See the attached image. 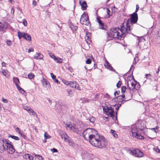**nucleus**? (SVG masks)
Masks as SVG:
<instances>
[{
  "label": "nucleus",
  "mask_w": 160,
  "mask_h": 160,
  "mask_svg": "<svg viewBox=\"0 0 160 160\" xmlns=\"http://www.w3.org/2000/svg\"><path fill=\"white\" fill-rule=\"evenodd\" d=\"M128 22H124L120 26V28H113L111 29L109 35L111 37L121 40L126 35L131 32V28L128 26Z\"/></svg>",
  "instance_id": "f257e3e1"
},
{
  "label": "nucleus",
  "mask_w": 160,
  "mask_h": 160,
  "mask_svg": "<svg viewBox=\"0 0 160 160\" xmlns=\"http://www.w3.org/2000/svg\"><path fill=\"white\" fill-rule=\"evenodd\" d=\"M96 134L89 139L90 143L92 146L99 148L104 147L106 142L104 137L97 133Z\"/></svg>",
  "instance_id": "f03ea898"
},
{
  "label": "nucleus",
  "mask_w": 160,
  "mask_h": 160,
  "mask_svg": "<svg viewBox=\"0 0 160 160\" xmlns=\"http://www.w3.org/2000/svg\"><path fill=\"white\" fill-rule=\"evenodd\" d=\"M127 82L128 88L130 90L135 91L138 89L137 88H139V83L135 81L132 77H128L127 80Z\"/></svg>",
  "instance_id": "7ed1b4c3"
},
{
  "label": "nucleus",
  "mask_w": 160,
  "mask_h": 160,
  "mask_svg": "<svg viewBox=\"0 0 160 160\" xmlns=\"http://www.w3.org/2000/svg\"><path fill=\"white\" fill-rule=\"evenodd\" d=\"M97 131L92 128H88L83 132L82 136L83 138L86 139H90L94 135L96 134Z\"/></svg>",
  "instance_id": "20e7f679"
},
{
  "label": "nucleus",
  "mask_w": 160,
  "mask_h": 160,
  "mask_svg": "<svg viewBox=\"0 0 160 160\" xmlns=\"http://www.w3.org/2000/svg\"><path fill=\"white\" fill-rule=\"evenodd\" d=\"M139 131L138 124H135L131 126V131L133 136L140 139H143L144 138L143 136L138 134L137 132Z\"/></svg>",
  "instance_id": "39448f33"
},
{
  "label": "nucleus",
  "mask_w": 160,
  "mask_h": 160,
  "mask_svg": "<svg viewBox=\"0 0 160 160\" xmlns=\"http://www.w3.org/2000/svg\"><path fill=\"white\" fill-rule=\"evenodd\" d=\"M4 150L7 151L10 154H12L15 151V149L11 142L8 140V142L6 143Z\"/></svg>",
  "instance_id": "423d86ee"
},
{
  "label": "nucleus",
  "mask_w": 160,
  "mask_h": 160,
  "mask_svg": "<svg viewBox=\"0 0 160 160\" xmlns=\"http://www.w3.org/2000/svg\"><path fill=\"white\" fill-rule=\"evenodd\" d=\"M80 23L82 24L89 26L90 24L88 16L87 13L84 12L81 16L80 19Z\"/></svg>",
  "instance_id": "0eeeda50"
},
{
  "label": "nucleus",
  "mask_w": 160,
  "mask_h": 160,
  "mask_svg": "<svg viewBox=\"0 0 160 160\" xmlns=\"http://www.w3.org/2000/svg\"><path fill=\"white\" fill-rule=\"evenodd\" d=\"M138 20V14L136 12H134L131 15L130 20H128L124 22H128V27L130 28L131 30L132 29L131 26L130 25L129 23H130L131 25H132V24L135 23L137 22Z\"/></svg>",
  "instance_id": "6e6552de"
},
{
  "label": "nucleus",
  "mask_w": 160,
  "mask_h": 160,
  "mask_svg": "<svg viewBox=\"0 0 160 160\" xmlns=\"http://www.w3.org/2000/svg\"><path fill=\"white\" fill-rule=\"evenodd\" d=\"M129 153L136 157H142L143 156V153L138 149L130 150Z\"/></svg>",
  "instance_id": "1a4fd4ad"
},
{
  "label": "nucleus",
  "mask_w": 160,
  "mask_h": 160,
  "mask_svg": "<svg viewBox=\"0 0 160 160\" xmlns=\"http://www.w3.org/2000/svg\"><path fill=\"white\" fill-rule=\"evenodd\" d=\"M103 110L106 113V114L108 116L113 118L114 115V111L112 107H107L106 108H103Z\"/></svg>",
  "instance_id": "9d476101"
},
{
  "label": "nucleus",
  "mask_w": 160,
  "mask_h": 160,
  "mask_svg": "<svg viewBox=\"0 0 160 160\" xmlns=\"http://www.w3.org/2000/svg\"><path fill=\"white\" fill-rule=\"evenodd\" d=\"M66 127L67 129L71 130L74 132L78 133L79 130L76 125L69 124L68 125L66 124Z\"/></svg>",
  "instance_id": "9b49d317"
},
{
  "label": "nucleus",
  "mask_w": 160,
  "mask_h": 160,
  "mask_svg": "<svg viewBox=\"0 0 160 160\" xmlns=\"http://www.w3.org/2000/svg\"><path fill=\"white\" fill-rule=\"evenodd\" d=\"M8 142V140L5 139L3 138H1L0 139V149L3 148V149L5 148L6 143Z\"/></svg>",
  "instance_id": "f8f14e48"
},
{
  "label": "nucleus",
  "mask_w": 160,
  "mask_h": 160,
  "mask_svg": "<svg viewBox=\"0 0 160 160\" xmlns=\"http://www.w3.org/2000/svg\"><path fill=\"white\" fill-rule=\"evenodd\" d=\"M97 22L98 23L99 28L100 29H105L106 28V25L101 21L100 18L98 17L97 18Z\"/></svg>",
  "instance_id": "ddd939ff"
},
{
  "label": "nucleus",
  "mask_w": 160,
  "mask_h": 160,
  "mask_svg": "<svg viewBox=\"0 0 160 160\" xmlns=\"http://www.w3.org/2000/svg\"><path fill=\"white\" fill-rule=\"evenodd\" d=\"M97 22L98 23L99 28L100 29H105L106 28V25L101 21L100 18L98 17L97 18Z\"/></svg>",
  "instance_id": "4468645a"
},
{
  "label": "nucleus",
  "mask_w": 160,
  "mask_h": 160,
  "mask_svg": "<svg viewBox=\"0 0 160 160\" xmlns=\"http://www.w3.org/2000/svg\"><path fill=\"white\" fill-rule=\"evenodd\" d=\"M60 135L62 138H63L64 141L66 142H68V140L70 138L69 136L65 132H62L61 134Z\"/></svg>",
  "instance_id": "2eb2a0df"
},
{
  "label": "nucleus",
  "mask_w": 160,
  "mask_h": 160,
  "mask_svg": "<svg viewBox=\"0 0 160 160\" xmlns=\"http://www.w3.org/2000/svg\"><path fill=\"white\" fill-rule=\"evenodd\" d=\"M7 27V24L5 23L0 22V31H3Z\"/></svg>",
  "instance_id": "dca6fc26"
},
{
  "label": "nucleus",
  "mask_w": 160,
  "mask_h": 160,
  "mask_svg": "<svg viewBox=\"0 0 160 160\" xmlns=\"http://www.w3.org/2000/svg\"><path fill=\"white\" fill-rule=\"evenodd\" d=\"M1 72L6 78H8L9 76V73L7 70L2 69Z\"/></svg>",
  "instance_id": "f3484780"
},
{
  "label": "nucleus",
  "mask_w": 160,
  "mask_h": 160,
  "mask_svg": "<svg viewBox=\"0 0 160 160\" xmlns=\"http://www.w3.org/2000/svg\"><path fill=\"white\" fill-rule=\"evenodd\" d=\"M42 82L43 85L44 86L46 87L48 85L50 86V84L49 82L47 81L46 80L43 78L42 80Z\"/></svg>",
  "instance_id": "a211bd4d"
},
{
  "label": "nucleus",
  "mask_w": 160,
  "mask_h": 160,
  "mask_svg": "<svg viewBox=\"0 0 160 160\" xmlns=\"http://www.w3.org/2000/svg\"><path fill=\"white\" fill-rule=\"evenodd\" d=\"M105 67L108 68V69L112 71H113L114 69L110 65V63L106 61V62L105 64L104 65Z\"/></svg>",
  "instance_id": "6ab92c4d"
},
{
  "label": "nucleus",
  "mask_w": 160,
  "mask_h": 160,
  "mask_svg": "<svg viewBox=\"0 0 160 160\" xmlns=\"http://www.w3.org/2000/svg\"><path fill=\"white\" fill-rule=\"evenodd\" d=\"M69 85L72 88H76L77 85V83L76 82H72L70 81Z\"/></svg>",
  "instance_id": "aec40b11"
},
{
  "label": "nucleus",
  "mask_w": 160,
  "mask_h": 160,
  "mask_svg": "<svg viewBox=\"0 0 160 160\" xmlns=\"http://www.w3.org/2000/svg\"><path fill=\"white\" fill-rule=\"evenodd\" d=\"M50 74L52 78L54 81L55 82L57 83V84H59L60 82L56 78V76H55L52 73H51Z\"/></svg>",
  "instance_id": "412c9836"
},
{
  "label": "nucleus",
  "mask_w": 160,
  "mask_h": 160,
  "mask_svg": "<svg viewBox=\"0 0 160 160\" xmlns=\"http://www.w3.org/2000/svg\"><path fill=\"white\" fill-rule=\"evenodd\" d=\"M69 27L72 30L74 31H76L78 28L77 26L72 24L71 22L69 23Z\"/></svg>",
  "instance_id": "4be33fe9"
},
{
  "label": "nucleus",
  "mask_w": 160,
  "mask_h": 160,
  "mask_svg": "<svg viewBox=\"0 0 160 160\" xmlns=\"http://www.w3.org/2000/svg\"><path fill=\"white\" fill-rule=\"evenodd\" d=\"M24 156L25 158H26L27 160H33V157L29 154H25Z\"/></svg>",
  "instance_id": "5701e85b"
},
{
  "label": "nucleus",
  "mask_w": 160,
  "mask_h": 160,
  "mask_svg": "<svg viewBox=\"0 0 160 160\" xmlns=\"http://www.w3.org/2000/svg\"><path fill=\"white\" fill-rule=\"evenodd\" d=\"M42 55L39 53H36L35 55L34 56V58L36 59H41L42 58Z\"/></svg>",
  "instance_id": "b1692460"
},
{
  "label": "nucleus",
  "mask_w": 160,
  "mask_h": 160,
  "mask_svg": "<svg viewBox=\"0 0 160 160\" xmlns=\"http://www.w3.org/2000/svg\"><path fill=\"white\" fill-rule=\"evenodd\" d=\"M25 33H24V32L19 31L18 33V34L19 38L20 39L22 37L24 38V35H25Z\"/></svg>",
  "instance_id": "393cba45"
},
{
  "label": "nucleus",
  "mask_w": 160,
  "mask_h": 160,
  "mask_svg": "<svg viewBox=\"0 0 160 160\" xmlns=\"http://www.w3.org/2000/svg\"><path fill=\"white\" fill-rule=\"evenodd\" d=\"M27 111L30 114H32V115L35 116L36 117H37V114L34 112L32 109L31 108L27 109Z\"/></svg>",
  "instance_id": "a878e982"
},
{
  "label": "nucleus",
  "mask_w": 160,
  "mask_h": 160,
  "mask_svg": "<svg viewBox=\"0 0 160 160\" xmlns=\"http://www.w3.org/2000/svg\"><path fill=\"white\" fill-rule=\"evenodd\" d=\"M81 6L83 10H85L87 9V5L86 1H83L81 4Z\"/></svg>",
  "instance_id": "bb28decb"
},
{
  "label": "nucleus",
  "mask_w": 160,
  "mask_h": 160,
  "mask_svg": "<svg viewBox=\"0 0 160 160\" xmlns=\"http://www.w3.org/2000/svg\"><path fill=\"white\" fill-rule=\"evenodd\" d=\"M24 38L27 41H30L31 40V36L30 35L27 33H25Z\"/></svg>",
  "instance_id": "cd10ccee"
},
{
  "label": "nucleus",
  "mask_w": 160,
  "mask_h": 160,
  "mask_svg": "<svg viewBox=\"0 0 160 160\" xmlns=\"http://www.w3.org/2000/svg\"><path fill=\"white\" fill-rule=\"evenodd\" d=\"M13 82L15 83L16 86L18 85V83H19V79L17 77L13 78Z\"/></svg>",
  "instance_id": "c85d7f7f"
},
{
  "label": "nucleus",
  "mask_w": 160,
  "mask_h": 160,
  "mask_svg": "<svg viewBox=\"0 0 160 160\" xmlns=\"http://www.w3.org/2000/svg\"><path fill=\"white\" fill-rule=\"evenodd\" d=\"M34 154L36 158L38 160H43V158L41 156L36 154L35 153H34Z\"/></svg>",
  "instance_id": "c756f323"
},
{
  "label": "nucleus",
  "mask_w": 160,
  "mask_h": 160,
  "mask_svg": "<svg viewBox=\"0 0 160 160\" xmlns=\"http://www.w3.org/2000/svg\"><path fill=\"white\" fill-rule=\"evenodd\" d=\"M68 143L69 145L73 147L74 146V143L73 142L71 139L69 138L68 140V142H67Z\"/></svg>",
  "instance_id": "7c9ffc66"
},
{
  "label": "nucleus",
  "mask_w": 160,
  "mask_h": 160,
  "mask_svg": "<svg viewBox=\"0 0 160 160\" xmlns=\"http://www.w3.org/2000/svg\"><path fill=\"white\" fill-rule=\"evenodd\" d=\"M85 39L86 42L88 44H90L91 42V38L89 36H85Z\"/></svg>",
  "instance_id": "2f4dec72"
},
{
  "label": "nucleus",
  "mask_w": 160,
  "mask_h": 160,
  "mask_svg": "<svg viewBox=\"0 0 160 160\" xmlns=\"http://www.w3.org/2000/svg\"><path fill=\"white\" fill-rule=\"evenodd\" d=\"M110 132L113 136L115 138H116L118 137V135L116 133L115 131L113 130H110Z\"/></svg>",
  "instance_id": "473e14b6"
},
{
  "label": "nucleus",
  "mask_w": 160,
  "mask_h": 160,
  "mask_svg": "<svg viewBox=\"0 0 160 160\" xmlns=\"http://www.w3.org/2000/svg\"><path fill=\"white\" fill-rule=\"evenodd\" d=\"M54 61L58 63H62V61L61 60V59L59 58H56L54 59Z\"/></svg>",
  "instance_id": "72a5a7b5"
},
{
  "label": "nucleus",
  "mask_w": 160,
  "mask_h": 160,
  "mask_svg": "<svg viewBox=\"0 0 160 160\" xmlns=\"http://www.w3.org/2000/svg\"><path fill=\"white\" fill-rule=\"evenodd\" d=\"M125 98V95H122L119 96L117 97V99L119 100V102H121L122 101V99Z\"/></svg>",
  "instance_id": "f704fd0d"
},
{
  "label": "nucleus",
  "mask_w": 160,
  "mask_h": 160,
  "mask_svg": "<svg viewBox=\"0 0 160 160\" xmlns=\"http://www.w3.org/2000/svg\"><path fill=\"white\" fill-rule=\"evenodd\" d=\"M9 137L13 139L16 140H18L19 139V138L18 137L13 135H10Z\"/></svg>",
  "instance_id": "c9c22d12"
},
{
  "label": "nucleus",
  "mask_w": 160,
  "mask_h": 160,
  "mask_svg": "<svg viewBox=\"0 0 160 160\" xmlns=\"http://www.w3.org/2000/svg\"><path fill=\"white\" fill-rule=\"evenodd\" d=\"M89 120L90 122L93 123L95 121V118L94 117H92L89 118Z\"/></svg>",
  "instance_id": "e433bc0d"
},
{
  "label": "nucleus",
  "mask_w": 160,
  "mask_h": 160,
  "mask_svg": "<svg viewBox=\"0 0 160 160\" xmlns=\"http://www.w3.org/2000/svg\"><path fill=\"white\" fill-rule=\"evenodd\" d=\"M152 75L150 74H147L145 75V78H146V79H150L151 78Z\"/></svg>",
  "instance_id": "4c0bfd02"
},
{
  "label": "nucleus",
  "mask_w": 160,
  "mask_h": 160,
  "mask_svg": "<svg viewBox=\"0 0 160 160\" xmlns=\"http://www.w3.org/2000/svg\"><path fill=\"white\" fill-rule=\"evenodd\" d=\"M127 89V88L126 86H123L121 88L122 92L123 93H124Z\"/></svg>",
  "instance_id": "58836bf2"
},
{
  "label": "nucleus",
  "mask_w": 160,
  "mask_h": 160,
  "mask_svg": "<svg viewBox=\"0 0 160 160\" xmlns=\"http://www.w3.org/2000/svg\"><path fill=\"white\" fill-rule=\"evenodd\" d=\"M15 130L16 132L20 134L21 136H22L23 134L21 132L20 129L18 127L16 128Z\"/></svg>",
  "instance_id": "ea45409f"
},
{
  "label": "nucleus",
  "mask_w": 160,
  "mask_h": 160,
  "mask_svg": "<svg viewBox=\"0 0 160 160\" xmlns=\"http://www.w3.org/2000/svg\"><path fill=\"white\" fill-rule=\"evenodd\" d=\"M62 82L65 84L69 85L70 81H68L65 79L62 80Z\"/></svg>",
  "instance_id": "a19ab883"
},
{
  "label": "nucleus",
  "mask_w": 160,
  "mask_h": 160,
  "mask_svg": "<svg viewBox=\"0 0 160 160\" xmlns=\"http://www.w3.org/2000/svg\"><path fill=\"white\" fill-rule=\"evenodd\" d=\"M34 75L32 73H30L29 74H28V78L30 79H32L34 78Z\"/></svg>",
  "instance_id": "79ce46f5"
},
{
  "label": "nucleus",
  "mask_w": 160,
  "mask_h": 160,
  "mask_svg": "<svg viewBox=\"0 0 160 160\" xmlns=\"http://www.w3.org/2000/svg\"><path fill=\"white\" fill-rule=\"evenodd\" d=\"M44 137L45 139H48L50 138V137L48 135V134L46 132H45L44 133Z\"/></svg>",
  "instance_id": "37998d69"
},
{
  "label": "nucleus",
  "mask_w": 160,
  "mask_h": 160,
  "mask_svg": "<svg viewBox=\"0 0 160 160\" xmlns=\"http://www.w3.org/2000/svg\"><path fill=\"white\" fill-rule=\"evenodd\" d=\"M110 10L108 9L107 8V12L108 16L107 17L108 18H109L110 16H112V15L110 14Z\"/></svg>",
  "instance_id": "c03bdc74"
},
{
  "label": "nucleus",
  "mask_w": 160,
  "mask_h": 160,
  "mask_svg": "<svg viewBox=\"0 0 160 160\" xmlns=\"http://www.w3.org/2000/svg\"><path fill=\"white\" fill-rule=\"evenodd\" d=\"M22 22L23 24L25 26H27V22L25 19H23L22 20Z\"/></svg>",
  "instance_id": "a18cd8bd"
},
{
  "label": "nucleus",
  "mask_w": 160,
  "mask_h": 160,
  "mask_svg": "<svg viewBox=\"0 0 160 160\" xmlns=\"http://www.w3.org/2000/svg\"><path fill=\"white\" fill-rule=\"evenodd\" d=\"M67 91L68 96H70V97L72 96V91L68 90H67Z\"/></svg>",
  "instance_id": "49530a36"
},
{
  "label": "nucleus",
  "mask_w": 160,
  "mask_h": 160,
  "mask_svg": "<svg viewBox=\"0 0 160 160\" xmlns=\"http://www.w3.org/2000/svg\"><path fill=\"white\" fill-rule=\"evenodd\" d=\"M138 41L139 42H141L142 41H144L145 40L142 37H140L139 38H138Z\"/></svg>",
  "instance_id": "de8ad7c7"
},
{
  "label": "nucleus",
  "mask_w": 160,
  "mask_h": 160,
  "mask_svg": "<svg viewBox=\"0 0 160 160\" xmlns=\"http://www.w3.org/2000/svg\"><path fill=\"white\" fill-rule=\"evenodd\" d=\"M50 57L52 58H53L54 60L56 58L55 56L52 53H50L49 54Z\"/></svg>",
  "instance_id": "09e8293b"
},
{
  "label": "nucleus",
  "mask_w": 160,
  "mask_h": 160,
  "mask_svg": "<svg viewBox=\"0 0 160 160\" xmlns=\"http://www.w3.org/2000/svg\"><path fill=\"white\" fill-rule=\"evenodd\" d=\"M122 83L121 81H119L117 84V86L118 88H119L121 86Z\"/></svg>",
  "instance_id": "8fccbe9b"
},
{
  "label": "nucleus",
  "mask_w": 160,
  "mask_h": 160,
  "mask_svg": "<svg viewBox=\"0 0 160 160\" xmlns=\"http://www.w3.org/2000/svg\"><path fill=\"white\" fill-rule=\"evenodd\" d=\"M2 102L5 103H7L8 102V100L7 99H5L3 98H2Z\"/></svg>",
  "instance_id": "3c124183"
},
{
  "label": "nucleus",
  "mask_w": 160,
  "mask_h": 160,
  "mask_svg": "<svg viewBox=\"0 0 160 160\" xmlns=\"http://www.w3.org/2000/svg\"><path fill=\"white\" fill-rule=\"evenodd\" d=\"M91 60L90 59L88 58L86 61V63L88 64L91 63Z\"/></svg>",
  "instance_id": "603ef678"
},
{
  "label": "nucleus",
  "mask_w": 160,
  "mask_h": 160,
  "mask_svg": "<svg viewBox=\"0 0 160 160\" xmlns=\"http://www.w3.org/2000/svg\"><path fill=\"white\" fill-rule=\"evenodd\" d=\"M120 106H121V105L120 104H118L117 105V106H116V108H115L116 110L117 111H118L119 109V108L120 107Z\"/></svg>",
  "instance_id": "864d4df0"
},
{
  "label": "nucleus",
  "mask_w": 160,
  "mask_h": 160,
  "mask_svg": "<svg viewBox=\"0 0 160 160\" xmlns=\"http://www.w3.org/2000/svg\"><path fill=\"white\" fill-rule=\"evenodd\" d=\"M6 43L7 44L8 46H10L12 44V41L10 40L7 41L6 42Z\"/></svg>",
  "instance_id": "5fc2aeb1"
},
{
  "label": "nucleus",
  "mask_w": 160,
  "mask_h": 160,
  "mask_svg": "<svg viewBox=\"0 0 160 160\" xmlns=\"http://www.w3.org/2000/svg\"><path fill=\"white\" fill-rule=\"evenodd\" d=\"M14 10L13 8L11 9V13L12 15L14 16Z\"/></svg>",
  "instance_id": "6e6d98bb"
},
{
  "label": "nucleus",
  "mask_w": 160,
  "mask_h": 160,
  "mask_svg": "<svg viewBox=\"0 0 160 160\" xmlns=\"http://www.w3.org/2000/svg\"><path fill=\"white\" fill-rule=\"evenodd\" d=\"M91 35V34L89 32H87L86 33V35L85 36L90 37Z\"/></svg>",
  "instance_id": "4d7b16f0"
},
{
  "label": "nucleus",
  "mask_w": 160,
  "mask_h": 160,
  "mask_svg": "<svg viewBox=\"0 0 160 160\" xmlns=\"http://www.w3.org/2000/svg\"><path fill=\"white\" fill-rule=\"evenodd\" d=\"M16 86L19 91H20L22 88L19 86V85H17Z\"/></svg>",
  "instance_id": "13d9d810"
},
{
  "label": "nucleus",
  "mask_w": 160,
  "mask_h": 160,
  "mask_svg": "<svg viewBox=\"0 0 160 160\" xmlns=\"http://www.w3.org/2000/svg\"><path fill=\"white\" fill-rule=\"evenodd\" d=\"M139 7L138 5H136V12H137L139 9Z\"/></svg>",
  "instance_id": "bf43d9fd"
},
{
  "label": "nucleus",
  "mask_w": 160,
  "mask_h": 160,
  "mask_svg": "<svg viewBox=\"0 0 160 160\" xmlns=\"http://www.w3.org/2000/svg\"><path fill=\"white\" fill-rule=\"evenodd\" d=\"M51 151L54 152H58L57 150L54 148L51 149Z\"/></svg>",
  "instance_id": "052dcab7"
},
{
  "label": "nucleus",
  "mask_w": 160,
  "mask_h": 160,
  "mask_svg": "<svg viewBox=\"0 0 160 160\" xmlns=\"http://www.w3.org/2000/svg\"><path fill=\"white\" fill-rule=\"evenodd\" d=\"M76 89H77L78 90H81V88H80V87H79V85H78V84H77V85L76 86Z\"/></svg>",
  "instance_id": "680f3d73"
},
{
  "label": "nucleus",
  "mask_w": 160,
  "mask_h": 160,
  "mask_svg": "<svg viewBox=\"0 0 160 160\" xmlns=\"http://www.w3.org/2000/svg\"><path fill=\"white\" fill-rule=\"evenodd\" d=\"M151 129L152 130H153V131L156 133H157L158 132V130L156 129L155 128H152Z\"/></svg>",
  "instance_id": "e2e57ef3"
},
{
  "label": "nucleus",
  "mask_w": 160,
  "mask_h": 160,
  "mask_svg": "<svg viewBox=\"0 0 160 160\" xmlns=\"http://www.w3.org/2000/svg\"><path fill=\"white\" fill-rule=\"evenodd\" d=\"M19 92L21 93H24L25 92V91L22 88L21 90L19 91Z\"/></svg>",
  "instance_id": "0e129e2a"
},
{
  "label": "nucleus",
  "mask_w": 160,
  "mask_h": 160,
  "mask_svg": "<svg viewBox=\"0 0 160 160\" xmlns=\"http://www.w3.org/2000/svg\"><path fill=\"white\" fill-rule=\"evenodd\" d=\"M155 151L157 152H158V153L160 152V149H159L158 148H157L155 149Z\"/></svg>",
  "instance_id": "69168bd1"
},
{
  "label": "nucleus",
  "mask_w": 160,
  "mask_h": 160,
  "mask_svg": "<svg viewBox=\"0 0 160 160\" xmlns=\"http://www.w3.org/2000/svg\"><path fill=\"white\" fill-rule=\"evenodd\" d=\"M8 2L12 4H13L14 3V1L12 0H8Z\"/></svg>",
  "instance_id": "338daca9"
},
{
  "label": "nucleus",
  "mask_w": 160,
  "mask_h": 160,
  "mask_svg": "<svg viewBox=\"0 0 160 160\" xmlns=\"http://www.w3.org/2000/svg\"><path fill=\"white\" fill-rule=\"evenodd\" d=\"M31 52H34V50L33 49H32V50L31 49H29L28 50V53H29Z\"/></svg>",
  "instance_id": "774afa93"
}]
</instances>
